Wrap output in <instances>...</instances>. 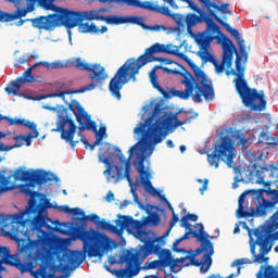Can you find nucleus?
Returning <instances> with one entry per match:
<instances>
[{"mask_svg":"<svg viewBox=\"0 0 278 278\" xmlns=\"http://www.w3.org/2000/svg\"><path fill=\"white\" fill-rule=\"evenodd\" d=\"M191 38H194L195 43L200 48L199 55L202 60V62H210V30L207 28L205 31L194 34V36H191Z\"/></svg>","mask_w":278,"mask_h":278,"instance_id":"19","label":"nucleus"},{"mask_svg":"<svg viewBox=\"0 0 278 278\" xmlns=\"http://www.w3.org/2000/svg\"><path fill=\"white\" fill-rule=\"evenodd\" d=\"M144 160H147L144 154H137V161H135L134 166L137 169V173H139L140 177H151V173H149L144 167Z\"/></svg>","mask_w":278,"mask_h":278,"instance_id":"24","label":"nucleus"},{"mask_svg":"<svg viewBox=\"0 0 278 278\" xmlns=\"http://www.w3.org/2000/svg\"><path fill=\"white\" fill-rule=\"evenodd\" d=\"M74 233L84 243L83 251L87 253L88 257H103V251H110L112 249V239L105 233L98 231L90 232L81 226H76Z\"/></svg>","mask_w":278,"mask_h":278,"instance_id":"8","label":"nucleus"},{"mask_svg":"<svg viewBox=\"0 0 278 278\" xmlns=\"http://www.w3.org/2000/svg\"><path fill=\"white\" fill-rule=\"evenodd\" d=\"M186 232L180 240H190L191 238H195L197 242H201L200 247L195 249V255H201L204 251H210V235L205 232V227L203 224H195L194 229L192 227L186 228Z\"/></svg>","mask_w":278,"mask_h":278,"instance_id":"15","label":"nucleus"},{"mask_svg":"<svg viewBox=\"0 0 278 278\" xmlns=\"http://www.w3.org/2000/svg\"><path fill=\"white\" fill-rule=\"evenodd\" d=\"M68 108L76 117L80 132L86 131L87 129L88 131H93L96 134V139L99 138V136H102L103 140V136L105 135V131H108V128L105 126H101L100 129L97 130V122L92 121V116L86 112L79 101L72 100Z\"/></svg>","mask_w":278,"mask_h":278,"instance_id":"10","label":"nucleus"},{"mask_svg":"<svg viewBox=\"0 0 278 278\" xmlns=\"http://www.w3.org/2000/svg\"><path fill=\"white\" fill-rule=\"evenodd\" d=\"M199 1L204 5V8H207V10H210V0H199Z\"/></svg>","mask_w":278,"mask_h":278,"instance_id":"57","label":"nucleus"},{"mask_svg":"<svg viewBox=\"0 0 278 278\" xmlns=\"http://www.w3.org/2000/svg\"><path fill=\"white\" fill-rule=\"evenodd\" d=\"M46 66V68H49V70H53V68H62L63 65L62 63L60 62H56V63H49V62H38V63H35L34 66Z\"/></svg>","mask_w":278,"mask_h":278,"instance_id":"35","label":"nucleus"},{"mask_svg":"<svg viewBox=\"0 0 278 278\" xmlns=\"http://www.w3.org/2000/svg\"><path fill=\"white\" fill-rule=\"evenodd\" d=\"M190 123V119L184 122L177 118V113L168 112L163 103H156L152 114L146 119V123H139L135 129V134H142L141 140L144 144H160L163 138L170 131H175L177 127Z\"/></svg>","mask_w":278,"mask_h":278,"instance_id":"4","label":"nucleus"},{"mask_svg":"<svg viewBox=\"0 0 278 278\" xmlns=\"http://www.w3.org/2000/svg\"><path fill=\"white\" fill-rule=\"evenodd\" d=\"M179 149H180V153H186V146H180Z\"/></svg>","mask_w":278,"mask_h":278,"instance_id":"63","label":"nucleus"},{"mask_svg":"<svg viewBox=\"0 0 278 278\" xmlns=\"http://www.w3.org/2000/svg\"><path fill=\"white\" fill-rule=\"evenodd\" d=\"M21 121H23L25 124H15V125H21L22 127H28V129H30V132L27 135L15 136L13 140H15V142H18V140H21V142H25L26 147H30L31 138H38V135H39L38 128L34 122H29L27 119H21Z\"/></svg>","mask_w":278,"mask_h":278,"instance_id":"20","label":"nucleus"},{"mask_svg":"<svg viewBox=\"0 0 278 278\" xmlns=\"http://www.w3.org/2000/svg\"><path fill=\"white\" fill-rule=\"evenodd\" d=\"M58 86L59 88L55 90V92L50 93L48 97L50 98L59 97L60 99H65L66 94H77V92L68 90V87L64 83H61Z\"/></svg>","mask_w":278,"mask_h":278,"instance_id":"26","label":"nucleus"},{"mask_svg":"<svg viewBox=\"0 0 278 278\" xmlns=\"http://www.w3.org/2000/svg\"><path fill=\"white\" fill-rule=\"evenodd\" d=\"M130 192H132L135 203H138V193H136V190L134 188H131Z\"/></svg>","mask_w":278,"mask_h":278,"instance_id":"56","label":"nucleus"},{"mask_svg":"<svg viewBox=\"0 0 278 278\" xmlns=\"http://www.w3.org/2000/svg\"><path fill=\"white\" fill-rule=\"evenodd\" d=\"M70 66L77 68V71H87L89 73V79L91 83L81 87L80 89L75 90L76 93L90 92V90H94V88L103 86V81L108 79V72H105V67L101 64H90L86 63V61L81 60V58H76Z\"/></svg>","mask_w":278,"mask_h":278,"instance_id":"9","label":"nucleus"},{"mask_svg":"<svg viewBox=\"0 0 278 278\" xmlns=\"http://www.w3.org/2000/svg\"><path fill=\"white\" fill-rule=\"evenodd\" d=\"M0 121H7V123L12 127L14 125H25L24 121H21V118H12L10 116L2 115L0 113Z\"/></svg>","mask_w":278,"mask_h":278,"instance_id":"34","label":"nucleus"},{"mask_svg":"<svg viewBox=\"0 0 278 278\" xmlns=\"http://www.w3.org/2000/svg\"><path fill=\"white\" fill-rule=\"evenodd\" d=\"M199 184H203L202 187L199 188V191L201 192V194H203V192H205V190H207V184H210L208 179H204V181L202 179H198Z\"/></svg>","mask_w":278,"mask_h":278,"instance_id":"46","label":"nucleus"},{"mask_svg":"<svg viewBox=\"0 0 278 278\" xmlns=\"http://www.w3.org/2000/svg\"><path fill=\"white\" fill-rule=\"evenodd\" d=\"M126 3V5H130L132 8H140L141 2L140 0H116L117 3Z\"/></svg>","mask_w":278,"mask_h":278,"instance_id":"41","label":"nucleus"},{"mask_svg":"<svg viewBox=\"0 0 278 278\" xmlns=\"http://www.w3.org/2000/svg\"><path fill=\"white\" fill-rule=\"evenodd\" d=\"M147 61L141 54L137 60L136 58L128 59L115 73L114 77L109 83V90L117 101H121V90L123 86L129 81H136V75L140 73L142 66H146Z\"/></svg>","mask_w":278,"mask_h":278,"instance_id":"6","label":"nucleus"},{"mask_svg":"<svg viewBox=\"0 0 278 278\" xmlns=\"http://www.w3.org/2000/svg\"><path fill=\"white\" fill-rule=\"evenodd\" d=\"M160 68H162V65H155L150 71V73H149L150 81H151L153 88H155V90L161 92L165 99H168V92H166V90H164V88H162V86H160V83H157V74L156 73H157V71H160Z\"/></svg>","mask_w":278,"mask_h":278,"instance_id":"22","label":"nucleus"},{"mask_svg":"<svg viewBox=\"0 0 278 278\" xmlns=\"http://www.w3.org/2000/svg\"><path fill=\"white\" fill-rule=\"evenodd\" d=\"M33 27L37 29H46L47 31L55 29V27H66L71 29L68 9L58 8L56 13L49 16H39L31 20Z\"/></svg>","mask_w":278,"mask_h":278,"instance_id":"11","label":"nucleus"},{"mask_svg":"<svg viewBox=\"0 0 278 278\" xmlns=\"http://www.w3.org/2000/svg\"><path fill=\"white\" fill-rule=\"evenodd\" d=\"M113 275H115V277L117 278H123V277H126L127 270L126 269L114 270Z\"/></svg>","mask_w":278,"mask_h":278,"instance_id":"49","label":"nucleus"},{"mask_svg":"<svg viewBox=\"0 0 278 278\" xmlns=\"http://www.w3.org/2000/svg\"><path fill=\"white\" fill-rule=\"evenodd\" d=\"M31 60H38V54H24L17 60V62L18 64H27V62H31Z\"/></svg>","mask_w":278,"mask_h":278,"instance_id":"37","label":"nucleus"},{"mask_svg":"<svg viewBox=\"0 0 278 278\" xmlns=\"http://www.w3.org/2000/svg\"><path fill=\"white\" fill-rule=\"evenodd\" d=\"M181 242H184L181 238L176 239L173 243V251H175L176 253H180L181 250L177 249V247H179Z\"/></svg>","mask_w":278,"mask_h":278,"instance_id":"48","label":"nucleus"},{"mask_svg":"<svg viewBox=\"0 0 278 278\" xmlns=\"http://www.w3.org/2000/svg\"><path fill=\"white\" fill-rule=\"evenodd\" d=\"M151 176H141V184L143 186V190L148 192V194H151V197H156V194L160 195V191L153 187V184L151 182Z\"/></svg>","mask_w":278,"mask_h":278,"instance_id":"25","label":"nucleus"},{"mask_svg":"<svg viewBox=\"0 0 278 278\" xmlns=\"http://www.w3.org/2000/svg\"><path fill=\"white\" fill-rule=\"evenodd\" d=\"M25 83V78L18 77L16 80H12L8 87L4 88L8 94H12L13 97L18 96V90L23 87Z\"/></svg>","mask_w":278,"mask_h":278,"instance_id":"23","label":"nucleus"},{"mask_svg":"<svg viewBox=\"0 0 278 278\" xmlns=\"http://www.w3.org/2000/svg\"><path fill=\"white\" fill-rule=\"evenodd\" d=\"M56 125V128L52 129V131H58L61 134V139L70 142L72 149H75L79 142V140H73L77 131V125H75V121L68 117H62Z\"/></svg>","mask_w":278,"mask_h":278,"instance_id":"17","label":"nucleus"},{"mask_svg":"<svg viewBox=\"0 0 278 278\" xmlns=\"http://www.w3.org/2000/svg\"><path fill=\"white\" fill-rule=\"evenodd\" d=\"M124 207H127V205H129V201H124L123 204H122Z\"/></svg>","mask_w":278,"mask_h":278,"instance_id":"64","label":"nucleus"},{"mask_svg":"<svg viewBox=\"0 0 278 278\" xmlns=\"http://www.w3.org/2000/svg\"><path fill=\"white\" fill-rule=\"evenodd\" d=\"M180 60H185L187 64L190 66L191 71H193L194 76L192 74L187 73V76L182 80L184 86H186L185 90H175L172 89L173 97H178L179 99H190L193 94V101L195 103H201V97L204 99H210V84H207V77L205 76V72L199 68L186 54H178ZM194 77L197 79L194 81ZM201 84V86L199 85Z\"/></svg>","mask_w":278,"mask_h":278,"instance_id":"5","label":"nucleus"},{"mask_svg":"<svg viewBox=\"0 0 278 278\" xmlns=\"http://www.w3.org/2000/svg\"><path fill=\"white\" fill-rule=\"evenodd\" d=\"M86 255L81 251H70L63 254V261L70 268H79L84 264Z\"/></svg>","mask_w":278,"mask_h":278,"instance_id":"21","label":"nucleus"},{"mask_svg":"<svg viewBox=\"0 0 278 278\" xmlns=\"http://www.w3.org/2000/svg\"><path fill=\"white\" fill-rule=\"evenodd\" d=\"M159 70L164 71V73H167L168 75H179V71L177 68L170 70L168 67L161 66Z\"/></svg>","mask_w":278,"mask_h":278,"instance_id":"47","label":"nucleus"},{"mask_svg":"<svg viewBox=\"0 0 278 278\" xmlns=\"http://www.w3.org/2000/svg\"><path fill=\"white\" fill-rule=\"evenodd\" d=\"M149 268H151V269L164 268V265L160 260H155V261L150 262Z\"/></svg>","mask_w":278,"mask_h":278,"instance_id":"43","label":"nucleus"},{"mask_svg":"<svg viewBox=\"0 0 278 278\" xmlns=\"http://www.w3.org/2000/svg\"><path fill=\"white\" fill-rule=\"evenodd\" d=\"M53 179L58 181L55 176L49 177V173L41 172L38 180H26L21 190L23 194L29 197L28 207L17 214L0 215V229H10L11 233H15V236L37 237V241L33 243L22 241L21 251L31 249L36 244H49L51 242V237L49 236L51 226L47 223L45 216L40 214V204L37 200L42 197V193L34 191V188L42 186V184H49Z\"/></svg>","mask_w":278,"mask_h":278,"instance_id":"1","label":"nucleus"},{"mask_svg":"<svg viewBox=\"0 0 278 278\" xmlns=\"http://www.w3.org/2000/svg\"><path fill=\"white\" fill-rule=\"evenodd\" d=\"M12 149H14V147L5 146L0 142V151H12Z\"/></svg>","mask_w":278,"mask_h":278,"instance_id":"52","label":"nucleus"},{"mask_svg":"<svg viewBox=\"0 0 278 278\" xmlns=\"http://www.w3.org/2000/svg\"><path fill=\"white\" fill-rule=\"evenodd\" d=\"M104 23H106V25H124V23H127V17L110 15L104 17Z\"/></svg>","mask_w":278,"mask_h":278,"instance_id":"30","label":"nucleus"},{"mask_svg":"<svg viewBox=\"0 0 278 278\" xmlns=\"http://www.w3.org/2000/svg\"><path fill=\"white\" fill-rule=\"evenodd\" d=\"M166 144H167L168 149H175V143H173V140L168 139L166 141Z\"/></svg>","mask_w":278,"mask_h":278,"instance_id":"58","label":"nucleus"},{"mask_svg":"<svg viewBox=\"0 0 278 278\" xmlns=\"http://www.w3.org/2000/svg\"><path fill=\"white\" fill-rule=\"evenodd\" d=\"M117 218L116 226L110 224V222H105V219L100 220L99 225L101 229L112 231L113 233L125 231V229H137V236L143 244L138 245L135 250H128L124 255L127 269L131 277H136V275L140 273L136 266H140L149 255H157V253L162 251V247L155 243V239L149 237V231L140 229V227H142L141 220L134 219V217L127 215H118Z\"/></svg>","mask_w":278,"mask_h":278,"instance_id":"2","label":"nucleus"},{"mask_svg":"<svg viewBox=\"0 0 278 278\" xmlns=\"http://www.w3.org/2000/svg\"><path fill=\"white\" fill-rule=\"evenodd\" d=\"M13 236L14 240L17 242L16 255H12L10 248L0 245V270L3 264L7 266H14V268H17L21 273H34V268L39 266L35 271V277L45 278L47 276L49 263L47 262V255L38 249L39 247H47L49 243H36L31 248L21 250L23 242H26V244L38 242V237L36 235H30L28 238L16 233H13Z\"/></svg>","mask_w":278,"mask_h":278,"instance_id":"3","label":"nucleus"},{"mask_svg":"<svg viewBox=\"0 0 278 278\" xmlns=\"http://www.w3.org/2000/svg\"><path fill=\"white\" fill-rule=\"evenodd\" d=\"M99 34H105L108 31V26H102L101 29L98 28Z\"/></svg>","mask_w":278,"mask_h":278,"instance_id":"60","label":"nucleus"},{"mask_svg":"<svg viewBox=\"0 0 278 278\" xmlns=\"http://www.w3.org/2000/svg\"><path fill=\"white\" fill-rule=\"evenodd\" d=\"M132 23H136L137 25H141V27L147 28V24L141 22L138 17H132Z\"/></svg>","mask_w":278,"mask_h":278,"instance_id":"53","label":"nucleus"},{"mask_svg":"<svg viewBox=\"0 0 278 278\" xmlns=\"http://www.w3.org/2000/svg\"><path fill=\"white\" fill-rule=\"evenodd\" d=\"M154 12H159V14H164V16H170V18H173V15L175 14V13H170V10L168 9V7H160V5L154 7Z\"/></svg>","mask_w":278,"mask_h":278,"instance_id":"38","label":"nucleus"},{"mask_svg":"<svg viewBox=\"0 0 278 278\" xmlns=\"http://www.w3.org/2000/svg\"><path fill=\"white\" fill-rule=\"evenodd\" d=\"M80 142H83V144H85V149H88V147H90V142L87 141L86 137L80 135Z\"/></svg>","mask_w":278,"mask_h":278,"instance_id":"54","label":"nucleus"},{"mask_svg":"<svg viewBox=\"0 0 278 278\" xmlns=\"http://www.w3.org/2000/svg\"><path fill=\"white\" fill-rule=\"evenodd\" d=\"M105 201H108V203H112V201H114V193L112 191L106 193Z\"/></svg>","mask_w":278,"mask_h":278,"instance_id":"51","label":"nucleus"},{"mask_svg":"<svg viewBox=\"0 0 278 278\" xmlns=\"http://www.w3.org/2000/svg\"><path fill=\"white\" fill-rule=\"evenodd\" d=\"M188 220H191L192 223H197V220H199V216L192 213H188L187 215L180 218V227H184L185 229L192 227V225H190Z\"/></svg>","mask_w":278,"mask_h":278,"instance_id":"31","label":"nucleus"},{"mask_svg":"<svg viewBox=\"0 0 278 278\" xmlns=\"http://www.w3.org/2000/svg\"><path fill=\"white\" fill-rule=\"evenodd\" d=\"M89 220L94 223V225H99L101 223V218L97 214L89 215Z\"/></svg>","mask_w":278,"mask_h":278,"instance_id":"50","label":"nucleus"},{"mask_svg":"<svg viewBox=\"0 0 278 278\" xmlns=\"http://www.w3.org/2000/svg\"><path fill=\"white\" fill-rule=\"evenodd\" d=\"M177 223H179V216L177 214H175V211H173L172 219L169 220V228L173 229V227H175V225H177Z\"/></svg>","mask_w":278,"mask_h":278,"instance_id":"44","label":"nucleus"},{"mask_svg":"<svg viewBox=\"0 0 278 278\" xmlns=\"http://www.w3.org/2000/svg\"><path fill=\"white\" fill-rule=\"evenodd\" d=\"M172 18L175 21L179 31H184L187 27V34L189 36H194L192 27H197L199 23H205L206 31H210V14L197 15L195 13H188L186 16H184L182 14L174 13Z\"/></svg>","mask_w":278,"mask_h":278,"instance_id":"14","label":"nucleus"},{"mask_svg":"<svg viewBox=\"0 0 278 278\" xmlns=\"http://www.w3.org/2000/svg\"><path fill=\"white\" fill-rule=\"evenodd\" d=\"M102 141H103V136L100 135V136L96 139V141L93 142V144H90V143H89L88 148H90V151H94V148H96V147H99V144H101Z\"/></svg>","mask_w":278,"mask_h":278,"instance_id":"45","label":"nucleus"},{"mask_svg":"<svg viewBox=\"0 0 278 278\" xmlns=\"http://www.w3.org/2000/svg\"><path fill=\"white\" fill-rule=\"evenodd\" d=\"M42 172H29L23 169H16L14 173L0 174V194L14 190L16 188V181H38Z\"/></svg>","mask_w":278,"mask_h":278,"instance_id":"12","label":"nucleus"},{"mask_svg":"<svg viewBox=\"0 0 278 278\" xmlns=\"http://www.w3.org/2000/svg\"><path fill=\"white\" fill-rule=\"evenodd\" d=\"M179 49H181V46H173V43H154L150 48L146 49L142 55L144 56L147 64L150 62H164L166 65L177 64V62L170 59L156 58L153 55H155V53H166L167 55H176V58H179V54L184 55L182 52H179Z\"/></svg>","mask_w":278,"mask_h":278,"instance_id":"13","label":"nucleus"},{"mask_svg":"<svg viewBox=\"0 0 278 278\" xmlns=\"http://www.w3.org/2000/svg\"><path fill=\"white\" fill-rule=\"evenodd\" d=\"M34 68H36V66L31 65L24 72L22 76L23 79H25L24 84H34V81H36V78H34V75H31V71H34Z\"/></svg>","mask_w":278,"mask_h":278,"instance_id":"33","label":"nucleus"},{"mask_svg":"<svg viewBox=\"0 0 278 278\" xmlns=\"http://www.w3.org/2000/svg\"><path fill=\"white\" fill-rule=\"evenodd\" d=\"M147 147L149 144L144 143V140L138 141L136 144H134L129 150V156L128 160H125V154H123V151L118 147H114V151L116 156L118 157V161L121 164H125V174L123 175V168L118 165H114L115 170L112 169V165L110 164V160H112V153L110 152H104L103 156L104 159L102 160L103 164H106L109 166L104 173H108L112 179H116V181H121V179H127L129 186H134V179H131V157H134V151H141V153L147 152Z\"/></svg>","mask_w":278,"mask_h":278,"instance_id":"7","label":"nucleus"},{"mask_svg":"<svg viewBox=\"0 0 278 278\" xmlns=\"http://www.w3.org/2000/svg\"><path fill=\"white\" fill-rule=\"evenodd\" d=\"M59 212H63V214H73V216H83V220H86V213L81 211V208H71L68 205L59 206Z\"/></svg>","mask_w":278,"mask_h":278,"instance_id":"28","label":"nucleus"},{"mask_svg":"<svg viewBox=\"0 0 278 278\" xmlns=\"http://www.w3.org/2000/svg\"><path fill=\"white\" fill-rule=\"evenodd\" d=\"M168 266L170 268V273H179V270L182 268L181 264L179 263V258H172Z\"/></svg>","mask_w":278,"mask_h":278,"instance_id":"36","label":"nucleus"},{"mask_svg":"<svg viewBox=\"0 0 278 278\" xmlns=\"http://www.w3.org/2000/svg\"><path fill=\"white\" fill-rule=\"evenodd\" d=\"M139 8H141V10H150L151 12L155 11V4L149 1L141 2V5Z\"/></svg>","mask_w":278,"mask_h":278,"instance_id":"42","label":"nucleus"},{"mask_svg":"<svg viewBox=\"0 0 278 278\" xmlns=\"http://www.w3.org/2000/svg\"><path fill=\"white\" fill-rule=\"evenodd\" d=\"M156 197H159V199L161 201H163V203H168V199H166V195H162V192L160 191V194H156Z\"/></svg>","mask_w":278,"mask_h":278,"instance_id":"55","label":"nucleus"},{"mask_svg":"<svg viewBox=\"0 0 278 278\" xmlns=\"http://www.w3.org/2000/svg\"><path fill=\"white\" fill-rule=\"evenodd\" d=\"M76 27H78L80 34H99V27L94 23L79 22Z\"/></svg>","mask_w":278,"mask_h":278,"instance_id":"27","label":"nucleus"},{"mask_svg":"<svg viewBox=\"0 0 278 278\" xmlns=\"http://www.w3.org/2000/svg\"><path fill=\"white\" fill-rule=\"evenodd\" d=\"M102 12H106L105 9L91 10V11H71L70 14V28L73 29L79 25V23H84V21H105V16L101 14Z\"/></svg>","mask_w":278,"mask_h":278,"instance_id":"16","label":"nucleus"},{"mask_svg":"<svg viewBox=\"0 0 278 278\" xmlns=\"http://www.w3.org/2000/svg\"><path fill=\"white\" fill-rule=\"evenodd\" d=\"M14 18H16V15L0 11V23H9V21H14Z\"/></svg>","mask_w":278,"mask_h":278,"instance_id":"39","label":"nucleus"},{"mask_svg":"<svg viewBox=\"0 0 278 278\" xmlns=\"http://www.w3.org/2000/svg\"><path fill=\"white\" fill-rule=\"evenodd\" d=\"M161 220L162 218L160 217V214H157V212H153V213H150V215L148 216L147 223L152 227H157Z\"/></svg>","mask_w":278,"mask_h":278,"instance_id":"32","label":"nucleus"},{"mask_svg":"<svg viewBox=\"0 0 278 278\" xmlns=\"http://www.w3.org/2000/svg\"><path fill=\"white\" fill-rule=\"evenodd\" d=\"M159 260L161 261V264H163V268H167L173 260V252H170V250H161Z\"/></svg>","mask_w":278,"mask_h":278,"instance_id":"29","label":"nucleus"},{"mask_svg":"<svg viewBox=\"0 0 278 278\" xmlns=\"http://www.w3.org/2000/svg\"><path fill=\"white\" fill-rule=\"evenodd\" d=\"M166 205H167L168 210L172 211V214H173V212H175L173 204H170V202H167Z\"/></svg>","mask_w":278,"mask_h":278,"instance_id":"61","label":"nucleus"},{"mask_svg":"<svg viewBox=\"0 0 278 278\" xmlns=\"http://www.w3.org/2000/svg\"><path fill=\"white\" fill-rule=\"evenodd\" d=\"M197 250L192 255H187L185 257L178 258V262L180 266L184 268V266H200L201 273H207L210 270V250H206L201 262L199 260H195L197 257Z\"/></svg>","mask_w":278,"mask_h":278,"instance_id":"18","label":"nucleus"},{"mask_svg":"<svg viewBox=\"0 0 278 278\" xmlns=\"http://www.w3.org/2000/svg\"><path fill=\"white\" fill-rule=\"evenodd\" d=\"M187 1L189 8L191 10H193V12H197L198 14H210V13H205V11H203V9L199 8V5H197V3H194V1L192 0H185Z\"/></svg>","mask_w":278,"mask_h":278,"instance_id":"40","label":"nucleus"},{"mask_svg":"<svg viewBox=\"0 0 278 278\" xmlns=\"http://www.w3.org/2000/svg\"><path fill=\"white\" fill-rule=\"evenodd\" d=\"M161 27L164 29V26H162V25H155V26H153V29L155 31H159L161 29Z\"/></svg>","mask_w":278,"mask_h":278,"instance_id":"62","label":"nucleus"},{"mask_svg":"<svg viewBox=\"0 0 278 278\" xmlns=\"http://www.w3.org/2000/svg\"><path fill=\"white\" fill-rule=\"evenodd\" d=\"M23 142H24V141H21V139H18V141H16V143H15L14 146H12L13 149H16V148H18V147H23Z\"/></svg>","mask_w":278,"mask_h":278,"instance_id":"59","label":"nucleus"}]
</instances>
